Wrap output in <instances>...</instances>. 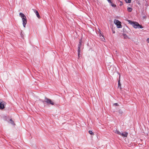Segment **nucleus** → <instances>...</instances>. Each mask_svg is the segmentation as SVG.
<instances>
[{"label":"nucleus","mask_w":149,"mask_h":149,"mask_svg":"<svg viewBox=\"0 0 149 149\" xmlns=\"http://www.w3.org/2000/svg\"><path fill=\"white\" fill-rule=\"evenodd\" d=\"M42 101L43 102H45L49 105H54V103L53 101L52 100L48 98L47 97H45V98L44 101L42 100Z\"/></svg>","instance_id":"obj_3"},{"label":"nucleus","mask_w":149,"mask_h":149,"mask_svg":"<svg viewBox=\"0 0 149 149\" xmlns=\"http://www.w3.org/2000/svg\"><path fill=\"white\" fill-rule=\"evenodd\" d=\"M125 2L127 3H130L131 2V0H125Z\"/></svg>","instance_id":"obj_16"},{"label":"nucleus","mask_w":149,"mask_h":149,"mask_svg":"<svg viewBox=\"0 0 149 149\" xmlns=\"http://www.w3.org/2000/svg\"><path fill=\"white\" fill-rule=\"evenodd\" d=\"M88 132L91 135H94V133L91 131V130H90L88 131Z\"/></svg>","instance_id":"obj_15"},{"label":"nucleus","mask_w":149,"mask_h":149,"mask_svg":"<svg viewBox=\"0 0 149 149\" xmlns=\"http://www.w3.org/2000/svg\"><path fill=\"white\" fill-rule=\"evenodd\" d=\"M147 41L148 43H149V38L147 39Z\"/></svg>","instance_id":"obj_19"},{"label":"nucleus","mask_w":149,"mask_h":149,"mask_svg":"<svg viewBox=\"0 0 149 149\" xmlns=\"http://www.w3.org/2000/svg\"><path fill=\"white\" fill-rule=\"evenodd\" d=\"M81 44H82L81 41V40H80V41L79 42V46L78 47V56L79 58V55H80L81 48Z\"/></svg>","instance_id":"obj_6"},{"label":"nucleus","mask_w":149,"mask_h":149,"mask_svg":"<svg viewBox=\"0 0 149 149\" xmlns=\"http://www.w3.org/2000/svg\"><path fill=\"white\" fill-rule=\"evenodd\" d=\"M123 36L124 38L127 39L128 38L127 36L125 34H123Z\"/></svg>","instance_id":"obj_14"},{"label":"nucleus","mask_w":149,"mask_h":149,"mask_svg":"<svg viewBox=\"0 0 149 149\" xmlns=\"http://www.w3.org/2000/svg\"><path fill=\"white\" fill-rule=\"evenodd\" d=\"M114 132L119 135H121V133L119 131L117 130H115L114 131Z\"/></svg>","instance_id":"obj_9"},{"label":"nucleus","mask_w":149,"mask_h":149,"mask_svg":"<svg viewBox=\"0 0 149 149\" xmlns=\"http://www.w3.org/2000/svg\"><path fill=\"white\" fill-rule=\"evenodd\" d=\"M101 36L100 35V37L101 40L102 41H104V40H105L104 37L102 35H101Z\"/></svg>","instance_id":"obj_10"},{"label":"nucleus","mask_w":149,"mask_h":149,"mask_svg":"<svg viewBox=\"0 0 149 149\" xmlns=\"http://www.w3.org/2000/svg\"><path fill=\"white\" fill-rule=\"evenodd\" d=\"M111 4V5L112 7H116V5H115L113 4V3H112V2H111V3H110Z\"/></svg>","instance_id":"obj_17"},{"label":"nucleus","mask_w":149,"mask_h":149,"mask_svg":"<svg viewBox=\"0 0 149 149\" xmlns=\"http://www.w3.org/2000/svg\"><path fill=\"white\" fill-rule=\"evenodd\" d=\"M127 10L129 12H131L132 10V8L130 7H128Z\"/></svg>","instance_id":"obj_13"},{"label":"nucleus","mask_w":149,"mask_h":149,"mask_svg":"<svg viewBox=\"0 0 149 149\" xmlns=\"http://www.w3.org/2000/svg\"><path fill=\"white\" fill-rule=\"evenodd\" d=\"M34 12L35 14H36L38 18H40V16L38 12V11L37 10H34Z\"/></svg>","instance_id":"obj_7"},{"label":"nucleus","mask_w":149,"mask_h":149,"mask_svg":"<svg viewBox=\"0 0 149 149\" xmlns=\"http://www.w3.org/2000/svg\"><path fill=\"white\" fill-rule=\"evenodd\" d=\"M114 104H115L116 105H117L118 104L117 103H116Z\"/></svg>","instance_id":"obj_21"},{"label":"nucleus","mask_w":149,"mask_h":149,"mask_svg":"<svg viewBox=\"0 0 149 149\" xmlns=\"http://www.w3.org/2000/svg\"><path fill=\"white\" fill-rule=\"evenodd\" d=\"M114 51H115L116 52H117V51L116 50H114Z\"/></svg>","instance_id":"obj_23"},{"label":"nucleus","mask_w":149,"mask_h":149,"mask_svg":"<svg viewBox=\"0 0 149 149\" xmlns=\"http://www.w3.org/2000/svg\"><path fill=\"white\" fill-rule=\"evenodd\" d=\"M119 80H120V74H119Z\"/></svg>","instance_id":"obj_20"},{"label":"nucleus","mask_w":149,"mask_h":149,"mask_svg":"<svg viewBox=\"0 0 149 149\" xmlns=\"http://www.w3.org/2000/svg\"><path fill=\"white\" fill-rule=\"evenodd\" d=\"M118 87L120 88V89H121L122 88L121 87V84H120V80H118Z\"/></svg>","instance_id":"obj_11"},{"label":"nucleus","mask_w":149,"mask_h":149,"mask_svg":"<svg viewBox=\"0 0 149 149\" xmlns=\"http://www.w3.org/2000/svg\"><path fill=\"white\" fill-rule=\"evenodd\" d=\"M115 33V31H113V33Z\"/></svg>","instance_id":"obj_24"},{"label":"nucleus","mask_w":149,"mask_h":149,"mask_svg":"<svg viewBox=\"0 0 149 149\" xmlns=\"http://www.w3.org/2000/svg\"><path fill=\"white\" fill-rule=\"evenodd\" d=\"M10 123H11L13 125H15V124L14 123V121L12 120V119H10Z\"/></svg>","instance_id":"obj_12"},{"label":"nucleus","mask_w":149,"mask_h":149,"mask_svg":"<svg viewBox=\"0 0 149 149\" xmlns=\"http://www.w3.org/2000/svg\"><path fill=\"white\" fill-rule=\"evenodd\" d=\"M121 135L123 136V137H126L127 136V135H128V133H127V132H125L124 133H121Z\"/></svg>","instance_id":"obj_8"},{"label":"nucleus","mask_w":149,"mask_h":149,"mask_svg":"<svg viewBox=\"0 0 149 149\" xmlns=\"http://www.w3.org/2000/svg\"><path fill=\"white\" fill-rule=\"evenodd\" d=\"M6 103L0 99V109H2L4 108Z\"/></svg>","instance_id":"obj_5"},{"label":"nucleus","mask_w":149,"mask_h":149,"mask_svg":"<svg viewBox=\"0 0 149 149\" xmlns=\"http://www.w3.org/2000/svg\"><path fill=\"white\" fill-rule=\"evenodd\" d=\"M109 3H111V0H107Z\"/></svg>","instance_id":"obj_18"},{"label":"nucleus","mask_w":149,"mask_h":149,"mask_svg":"<svg viewBox=\"0 0 149 149\" xmlns=\"http://www.w3.org/2000/svg\"><path fill=\"white\" fill-rule=\"evenodd\" d=\"M101 35H102V34L100 32V35H99V36H100H100H101Z\"/></svg>","instance_id":"obj_22"},{"label":"nucleus","mask_w":149,"mask_h":149,"mask_svg":"<svg viewBox=\"0 0 149 149\" xmlns=\"http://www.w3.org/2000/svg\"><path fill=\"white\" fill-rule=\"evenodd\" d=\"M19 15L20 17L22 18L23 26L24 28H25L27 24L26 17L25 15L22 13H20Z\"/></svg>","instance_id":"obj_1"},{"label":"nucleus","mask_w":149,"mask_h":149,"mask_svg":"<svg viewBox=\"0 0 149 149\" xmlns=\"http://www.w3.org/2000/svg\"><path fill=\"white\" fill-rule=\"evenodd\" d=\"M128 21L129 23L131 24L135 28L142 29L143 28L142 26L140 25L139 24L136 22H132L130 20H128Z\"/></svg>","instance_id":"obj_2"},{"label":"nucleus","mask_w":149,"mask_h":149,"mask_svg":"<svg viewBox=\"0 0 149 149\" xmlns=\"http://www.w3.org/2000/svg\"><path fill=\"white\" fill-rule=\"evenodd\" d=\"M114 24L117 26L118 28H120L122 27L121 25V22L118 20H115L114 21Z\"/></svg>","instance_id":"obj_4"}]
</instances>
